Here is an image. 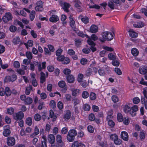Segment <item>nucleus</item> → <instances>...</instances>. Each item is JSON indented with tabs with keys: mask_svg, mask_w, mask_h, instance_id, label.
Here are the masks:
<instances>
[{
	"mask_svg": "<svg viewBox=\"0 0 147 147\" xmlns=\"http://www.w3.org/2000/svg\"><path fill=\"white\" fill-rule=\"evenodd\" d=\"M102 35L103 39H101L100 38H99V40L102 42H104L105 39L109 41L113 39V35L111 33L108 31H105L102 32Z\"/></svg>",
	"mask_w": 147,
	"mask_h": 147,
	"instance_id": "f257e3e1",
	"label": "nucleus"
},
{
	"mask_svg": "<svg viewBox=\"0 0 147 147\" xmlns=\"http://www.w3.org/2000/svg\"><path fill=\"white\" fill-rule=\"evenodd\" d=\"M59 4L62 7L64 11L66 12H69V9L71 6L70 4L69 3L63 2L62 1H60L59 2Z\"/></svg>",
	"mask_w": 147,
	"mask_h": 147,
	"instance_id": "f03ea898",
	"label": "nucleus"
},
{
	"mask_svg": "<svg viewBox=\"0 0 147 147\" xmlns=\"http://www.w3.org/2000/svg\"><path fill=\"white\" fill-rule=\"evenodd\" d=\"M13 116V119L17 121L18 120L22 119L24 117V115L22 111H20L14 114Z\"/></svg>",
	"mask_w": 147,
	"mask_h": 147,
	"instance_id": "7ed1b4c3",
	"label": "nucleus"
},
{
	"mask_svg": "<svg viewBox=\"0 0 147 147\" xmlns=\"http://www.w3.org/2000/svg\"><path fill=\"white\" fill-rule=\"evenodd\" d=\"M57 147H62L63 145V142L62 140L61 136L60 135H57L56 137Z\"/></svg>",
	"mask_w": 147,
	"mask_h": 147,
	"instance_id": "20e7f679",
	"label": "nucleus"
},
{
	"mask_svg": "<svg viewBox=\"0 0 147 147\" xmlns=\"http://www.w3.org/2000/svg\"><path fill=\"white\" fill-rule=\"evenodd\" d=\"M75 3L74 6L77 10L79 12H81L83 11L82 7V3L80 1L75 0L74 1Z\"/></svg>",
	"mask_w": 147,
	"mask_h": 147,
	"instance_id": "39448f33",
	"label": "nucleus"
},
{
	"mask_svg": "<svg viewBox=\"0 0 147 147\" xmlns=\"http://www.w3.org/2000/svg\"><path fill=\"white\" fill-rule=\"evenodd\" d=\"M35 5L36 6L35 7V9L36 11H42L43 10V5L41 1H40L37 2Z\"/></svg>",
	"mask_w": 147,
	"mask_h": 147,
	"instance_id": "423d86ee",
	"label": "nucleus"
},
{
	"mask_svg": "<svg viewBox=\"0 0 147 147\" xmlns=\"http://www.w3.org/2000/svg\"><path fill=\"white\" fill-rule=\"evenodd\" d=\"M11 14L10 13H6L2 18L3 21L5 23L8 22L12 19Z\"/></svg>",
	"mask_w": 147,
	"mask_h": 147,
	"instance_id": "0eeeda50",
	"label": "nucleus"
},
{
	"mask_svg": "<svg viewBox=\"0 0 147 147\" xmlns=\"http://www.w3.org/2000/svg\"><path fill=\"white\" fill-rule=\"evenodd\" d=\"M7 144L9 146H13L15 143V140L13 137H9L7 138Z\"/></svg>",
	"mask_w": 147,
	"mask_h": 147,
	"instance_id": "6e6552de",
	"label": "nucleus"
},
{
	"mask_svg": "<svg viewBox=\"0 0 147 147\" xmlns=\"http://www.w3.org/2000/svg\"><path fill=\"white\" fill-rule=\"evenodd\" d=\"M48 140L49 142L51 144H53L55 141V136L53 134H50L48 135Z\"/></svg>",
	"mask_w": 147,
	"mask_h": 147,
	"instance_id": "1a4fd4ad",
	"label": "nucleus"
},
{
	"mask_svg": "<svg viewBox=\"0 0 147 147\" xmlns=\"http://www.w3.org/2000/svg\"><path fill=\"white\" fill-rule=\"evenodd\" d=\"M12 42L14 45H17L20 43V46L22 45L23 43L21 41L19 36H17L13 38Z\"/></svg>",
	"mask_w": 147,
	"mask_h": 147,
	"instance_id": "9d476101",
	"label": "nucleus"
},
{
	"mask_svg": "<svg viewBox=\"0 0 147 147\" xmlns=\"http://www.w3.org/2000/svg\"><path fill=\"white\" fill-rule=\"evenodd\" d=\"M98 29L97 26L93 24L90 27L89 32L92 33H95L98 31Z\"/></svg>",
	"mask_w": 147,
	"mask_h": 147,
	"instance_id": "9b49d317",
	"label": "nucleus"
},
{
	"mask_svg": "<svg viewBox=\"0 0 147 147\" xmlns=\"http://www.w3.org/2000/svg\"><path fill=\"white\" fill-rule=\"evenodd\" d=\"M121 137L122 139L125 141H128V133L125 131L121 132Z\"/></svg>",
	"mask_w": 147,
	"mask_h": 147,
	"instance_id": "f8f14e48",
	"label": "nucleus"
},
{
	"mask_svg": "<svg viewBox=\"0 0 147 147\" xmlns=\"http://www.w3.org/2000/svg\"><path fill=\"white\" fill-rule=\"evenodd\" d=\"M59 20L58 17L56 15H53L50 17L49 20L52 22H56Z\"/></svg>",
	"mask_w": 147,
	"mask_h": 147,
	"instance_id": "ddd939ff",
	"label": "nucleus"
},
{
	"mask_svg": "<svg viewBox=\"0 0 147 147\" xmlns=\"http://www.w3.org/2000/svg\"><path fill=\"white\" fill-rule=\"evenodd\" d=\"M129 34L131 37H136L138 36V34L135 32L133 29H130Z\"/></svg>",
	"mask_w": 147,
	"mask_h": 147,
	"instance_id": "4468645a",
	"label": "nucleus"
},
{
	"mask_svg": "<svg viewBox=\"0 0 147 147\" xmlns=\"http://www.w3.org/2000/svg\"><path fill=\"white\" fill-rule=\"evenodd\" d=\"M74 31L76 32L77 33L78 35L80 36H81L82 37H84L86 36H87V35L86 34H84L83 32H82L78 30L77 28H76L75 29H74Z\"/></svg>",
	"mask_w": 147,
	"mask_h": 147,
	"instance_id": "2eb2a0df",
	"label": "nucleus"
},
{
	"mask_svg": "<svg viewBox=\"0 0 147 147\" xmlns=\"http://www.w3.org/2000/svg\"><path fill=\"white\" fill-rule=\"evenodd\" d=\"M67 81L69 83H73L74 81V78L73 75H68L67 77Z\"/></svg>",
	"mask_w": 147,
	"mask_h": 147,
	"instance_id": "dca6fc26",
	"label": "nucleus"
},
{
	"mask_svg": "<svg viewBox=\"0 0 147 147\" xmlns=\"http://www.w3.org/2000/svg\"><path fill=\"white\" fill-rule=\"evenodd\" d=\"M82 17V15H80L79 18L81 19L82 21L85 24H86L89 22V20L88 18L86 16Z\"/></svg>",
	"mask_w": 147,
	"mask_h": 147,
	"instance_id": "f3484780",
	"label": "nucleus"
},
{
	"mask_svg": "<svg viewBox=\"0 0 147 147\" xmlns=\"http://www.w3.org/2000/svg\"><path fill=\"white\" fill-rule=\"evenodd\" d=\"M50 117L51 118H53V119L52 120L53 121H55L57 118V116L56 115L54 114V112L52 110H50Z\"/></svg>",
	"mask_w": 147,
	"mask_h": 147,
	"instance_id": "a211bd4d",
	"label": "nucleus"
},
{
	"mask_svg": "<svg viewBox=\"0 0 147 147\" xmlns=\"http://www.w3.org/2000/svg\"><path fill=\"white\" fill-rule=\"evenodd\" d=\"M70 20V26L73 28V30L75 29L76 28L75 26V22L73 19L71 17H69Z\"/></svg>",
	"mask_w": 147,
	"mask_h": 147,
	"instance_id": "6ab92c4d",
	"label": "nucleus"
},
{
	"mask_svg": "<svg viewBox=\"0 0 147 147\" xmlns=\"http://www.w3.org/2000/svg\"><path fill=\"white\" fill-rule=\"evenodd\" d=\"M33 64L34 65L36 66H38V69L39 71H40L42 70V68L41 66V64L40 62L38 61H34L33 62Z\"/></svg>",
	"mask_w": 147,
	"mask_h": 147,
	"instance_id": "aec40b11",
	"label": "nucleus"
},
{
	"mask_svg": "<svg viewBox=\"0 0 147 147\" xmlns=\"http://www.w3.org/2000/svg\"><path fill=\"white\" fill-rule=\"evenodd\" d=\"M33 41L32 40H28L27 43H24V44L26 46V48L28 49V47H31L33 45Z\"/></svg>",
	"mask_w": 147,
	"mask_h": 147,
	"instance_id": "412c9836",
	"label": "nucleus"
},
{
	"mask_svg": "<svg viewBox=\"0 0 147 147\" xmlns=\"http://www.w3.org/2000/svg\"><path fill=\"white\" fill-rule=\"evenodd\" d=\"M108 6L111 9H114L115 7V5L111 0H109Z\"/></svg>",
	"mask_w": 147,
	"mask_h": 147,
	"instance_id": "4be33fe9",
	"label": "nucleus"
},
{
	"mask_svg": "<svg viewBox=\"0 0 147 147\" xmlns=\"http://www.w3.org/2000/svg\"><path fill=\"white\" fill-rule=\"evenodd\" d=\"M39 133V129L38 128L37 126H36L35 127L34 132L30 136V137L33 138L34 136L36 135Z\"/></svg>",
	"mask_w": 147,
	"mask_h": 147,
	"instance_id": "5701e85b",
	"label": "nucleus"
},
{
	"mask_svg": "<svg viewBox=\"0 0 147 147\" xmlns=\"http://www.w3.org/2000/svg\"><path fill=\"white\" fill-rule=\"evenodd\" d=\"M140 73L142 74H145L147 72V67L140 68L139 69Z\"/></svg>",
	"mask_w": 147,
	"mask_h": 147,
	"instance_id": "b1692460",
	"label": "nucleus"
},
{
	"mask_svg": "<svg viewBox=\"0 0 147 147\" xmlns=\"http://www.w3.org/2000/svg\"><path fill=\"white\" fill-rule=\"evenodd\" d=\"M11 93V92L10 88L8 87H7L5 88V94L7 96H10Z\"/></svg>",
	"mask_w": 147,
	"mask_h": 147,
	"instance_id": "393cba45",
	"label": "nucleus"
},
{
	"mask_svg": "<svg viewBox=\"0 0 147 147\" xmlns=\"http://www.w3.org/2000/svg\"><path fill=\"white\" fill-rule=\"evenodd\" d=\"M72 94L74 96H76L78 95L79 92L80 90L78 89H72Z\"/></svg>",
	"mask_w": 147,
	"mask_h": 147,
	"instance_id": "a878e982",
	"label": "nucleus"
},
{
	"mask_svg": "<svg viewBox=\"0 0 147 147\" xmlns=\"http://www.w3.org/2000/svg\"><path fill=\"white\" fill-rule=\"evenodd\" d=\"M144 26V23L142 22H138L136 24H133L134 27L137 28H140L143 27Z\"/></svg>",
	"mask_w": 147,
	"mask_h": 147,
	"instance_id": "bb28decb",
	"label": "nucleus"
},
{
	"mask_svg": "<svg viewBox=\"0 0 147 147\" xmlns=\"http://www.w3.org/2000/svg\"><path fill=\"white\" fill-rule=\"evenodd\" d=\"M45 74L42 72L40 73V82L42 83H43L45 81Z\"/></svg>",
	"mask_w": 147,
	"mask_h": 147,
	"instance_id": "cd10ccee",
	"label": "nucleus"
},
{
	"mask_svg": "<svg viewBox=\"0 0 147 147\" xmlns=\"http://www.w3.org/2000/svg\"><path fill=\"white\" fill-rule=\"evenodd\" d=\"M131 53L134 56H137L138 55L139 51L136 49L134 48L131 50Z\"/></svg>",
	"mask_w": 147,
	"mask_h": 147,
	"instance_id": "c85d7f7f",
	"label": "nucleus"
},
{
	"mask_svg": "<svg viewBox=\"0 0 147 147\" xmlns=\"http://www.w3.org/2000/svg\"><path fill=\"white\" fill-rule=\"evenodd\" d=\"M71 115V112L69 110L66 111V113L64 115V118L65 119H70Z\"/></svg>",
	"mask_w": 147,
	"mask_h": 147,
	"instance_id": "c756f323",
	"label": "nucleus"
},
{
	"mask_svg": "<svg viewBox=\"0 0 147 147\" xmlns=\"http://www.w3.org/2000/svg\"><path fill=\"white\" fill-rule=\"evenodd\" d=\"M68 135H71L75 137L77 135V133L76 131L74 129H71L69 130L68 133Z\"/></svg>",
	"mask_w": 147,
	"mask_h": 147,
	"instance_id": "7c9ffc66",
	"label": "nucleus"
},
{
	"mask_svg": "<svg viewBox=\"0 0 147 147\" xmlns=\"http://www.w3.org/2000/svg\"><path fill=\"white\" fill-rule=\"evenodd\" d=\"M11 133L10 130L8 129H4V131L3 132V135L5 136H8Z\"/></svg>",
	"mask_w": 147,
	"mask_h": 147,
	"instance_id": "2f4dec72",
	"label": "nucleus"
},
{
	"mask_svg": "<svg viewBox=\"0 0 147 147\" xmlns=\"http://www.w3.org/2000/svg\"><path fill=\"white\" fill-rule=\"evenodd\" d=\"M26 55L28 59L30 60L32 59V53L30 51H27L26 52Z\"/></svg>",
	"mask_w": 147,
	"mask_h": 147,
	"instance_id": "473e14b6",
	"label": "nucleus"
},
{
	"mask_svg": "<svg viewBox=\"0 0 147 147\" xmlns=\"http://www.w3.org/2000/svg\"><path fill=\"white\" fill-rule=\"evenodd\" d=\"M72 102H73L74 106H76L80 103V101L77 98L75 97L73 98Z\"/></svg>",
	"mask_w": 147,
	"mask_h": 147,
	"instance_id": "72a5a7b5",
	"label": "nucleus"
},
{
	"mask_svg": "<svg viewBox=\"0 0 147 147\" xmlns=\"http://www.w3.org/2000/svg\"><path fill=\"white\" fill-rule=\"evenodd\" d=\"M74 41L75 46L78 47L81 45V40L79 39H75Z\"/></svg>",
	"mask_w": 147,
	"mask_h": 147,
	"instance_id": "f704fd0d",
	"label": "nucleus"
},
{
	"mask_svg": "<svg viewBox=\"0 0 147 147\" xmlns=\"http://www.w3.org/2000/svg\"><path fill=\"white\" fill-rule=\"evenodd\" d=\"M96 96L95 93L93 92H91L90 95V99L92 100H94L96 98Z\"/></svg>",
	"mask_w": 147,
	"mask_h": 147,
	"instance_id": "c9c22d12",
	"label": "nucleus"
},
{
	"mask_svg": "<svg viewBox=\"0 0 147 147\" xmlns=\"http://www.w3.org/2000/svg\"><path fill=\"white\" fill-rule=\"evenodd\" d=\"M32 89V87L31 86H29L27 87L26 89L25 93L27 95H29L30 92L31 90Z\"/></svg>",
	"mask_w": 147,
	"mask_h": 147,
	"instance_id": "e433bc0d",
	"label": "nucleus"
},
{
	"mask_svg": "<svg viewBox=\"0 0 147 147\" xmlns=\"http://www.w3.org/2000/svg\"><path fill=\"white\" fill-rule=\"evenodd\" d=\"M35 15V11H32L30 15V19L31 21H32L34 19Z\"/></svg>",
	"mask_w": 147,
	"mask_h": 147,
	"instance_id": "4c0bfd02",
	"label": "nucleus"
},
{
	"mask_svg": "<svg viewBox=\"0 0 147 147\" xmlns=\"http://www.w3.org/2000/svg\"><path fill=\"white\" fill-rule=\"evenodd\" d=\"M123 110L125 113H128L131 110V109L128 106L126 105L123 109Z\"/></svg>",
	"mask_w": 147,
	"mask_h": 147,
	"instance_id": "58836bf2",
	"label": "nucleus"
},
{
	"mask_svg": "<svg viewBox=\"0 0 147 147\" xmlns=\"http://www.w3.org/2000/svg\"><path fill=\"white\" fill-rule=\"evenodd\" d=\"M49 105L53 109L56 108V104L55 101L54 100H51L50 102Z\"/></svg>",
	"mask_w": 147,
	"mask_h": 147,
	"instance_id": "ea45409f",
	"label": "nucleus"
},
{
	"mask_svg": "<svg viewBox=\"0 0 147 147\" xmlns=\"http://www.w3.org/2000/svg\"><path fill=\"white\" fill-rule=\"evenodd\" d=\"M32 99L31 98L28 97L26 98L25 102L27 105H30L32 103Z\"/></svg>",
	"mask_w": 147,
	"mask_h": 147,
	"instance_id": "a19ab883",
	"label": "nucleus"
},
{
	"mask_svg": "<svg viewBox=\"0 0 147 147\" xmlns=\"http://www.w3.org/2000/svg\"><path fill=\"white\" fill-rule=\"evenodd\" d=\"M92 69L90 68H88L86 71L85 75L86 76H89L92 74Z\"/></svg>",
	"mask_w": 147,
	"mask_h": 147,
	"instance_id": "79ce46f5",
	"label": "nucleus"
},
{
	"mask_svg": "<svg viewBox=\"0 0 147 147\" xmlns=\"http://www.w3.org/2000/svg\"><path fill=\"white\" fill-rule=\"evenodd\" d=\"M32 119L31 117H28L26 119V123L29 126H30L32 124Z\"/></svg>",
	"mask_w": 147,
	"mask_h": 147,
	"instance_id": "37998d69",
	"label": "nucleus"
},
{
	"mask_svg": "<svg viewBox=\"0 0 147 147\" xmlns=\"http://www.w3.org/2000/svg\"><path fill=\"white\" fill-rule=\"evenodd\" d=\"M67 140L69 142H72L74 140L75 137L73 136H71L69 135H68V134L67 135Z\"/></svg>",
	"mask_w": 147,
	"mask_h": 147,
	"instance_id": "c03bdc74",
	"label": "nucleus"
},
{
	"mask_svg": "<svg viewBox=\"0 0 147 147\" xmlns=\"http://www.w3.org/2000/svg\"><path fill=\"white\" fill-rule=\"evenodd\" d=\"M117 119L119 122H121L123 121V117L122 115L120 113H119L117 115Z\"/></svg>",
	"mask_w": 147,
	"mask_h": 147,
	"instance_id": "a18cd8bd",
	"label": "nucleus"
},
{
	"mask_svg": "<svg viewBox=\"0 0 147 147\" xmlns=\"http://www.w3.org/2000/svg\"><path fill=\"white\" fill-rule=\"evenodd\" d=\"M89 96V93L87 91H84L82 93V96L83 98H86L88 97Z\"/></svg>",
	"mask_w": 147,
	"mask_h": 147,
	"instance_id": "49530a36",
	"label": "nucleus"
},
{
	"mask_svg": "<svg viewBox=\"0 0 147 147\" xmlns=\"http://www.w3.org/2000/svg\"><path fill=\"white\" fill-rule=\"evenodd\" d=\"M34 118L35 121H39L41 118V116L38 113L36 114L34 116Z\"/></svg>",
	"mask_w": 147,
	"mask_h": 147,
	"instance_id": "de8ad7c7",
	"label": "nucleus"
},
{
	"mask_svg": "<svg viewBox=\"0 0 147 147\" xmlns=\"http://www.w3.org/2000/svg\"><path fill=\"white\" fill-rule=\"evenodd\" d=\"M108 57L109 59L113 60V61L116 59L115 56L112 53H109L108 55Z\"/></svg>",
	"mask_w": 147,
	"mask_h": 147,
	"instance_id": "09e8293b",
	"label": "nucleus"
},
{
	"mask_svg": "<svg viewBox=\"0 0 147 147\" xmlns=\"http://www.w3.org/2000/svg\"><path fill=\"white\" fill-rule=\"evenodd\" d=\"M87 42L88 44L91 46H94L96 45L95 43L90 38L88 40Z\"/></svg>",
	"mask_w": 147,
	"mask_h": 147,
	"instance_id": "8fccbe9b",
	"label": "nucleus"
},
{
	"mask_svg": "<svg viewBox=\"0 0 147 147\" xmlns=\"http://www.w3.org/2000/svg\"><path fill=\"white\" fill-rule=\"evenodd\" d=\"M7 111L8 114L11 115L14 112V109L12 107L8 108L7 109Z\"/></svg>",
	"mask_w": 147,
	"mask_h": 147,
	"instance_id": "3c124183",
	"label": "nucleus"
},
{
	"mask_svg": "<svg viewBox=\"0 0 147 147\" xmlns=\"http://www.w3.org/2000/svg\"><path fill=\"white\" fill-rule=\"evenodd\" d=\"M112 99L114 103H116L119 101L118 97L116 95H113L112 97Z\"/></svg>",
	"mask_w": 147,
	"mask_h": 147,
	"instance_id": "603ef678",
	"label": "nucleus"
},
{
	"mask_svg": "<svg viewBox=\"0 0 147 147\" xmlns=\"http://www.w3.org/2000/svg\"><path fill=\"white\" fill-rule=\"evenodd\" d=\"M58 85L60 87L63 88L65 87V83L64 81H62L59 82Z\"/></svg>",
	"mask_w": 147,
	"mask_h": 147,
	"instance_id": "864d4df0",
	"label": "nucleus"
},
{
	"mask_svg": "<svg viewBox=\"0 0 147 147\" xmlns=\"http://www.w3.org/2000/svg\"><path fill=\"white\" fill-rule=\"evenodd\" d=\"M90 108V106L88 104H86L84 105L83 109L84 110L86 111H89Z\"/></svg>",
	"mask_w": 147,
	"mask_h": 147,
	"instance_id": "5fc2aeb1",
	"label": "nucleus"
},
{
	"mask_svg": "<svg viewBox=\"0 0 147 147\" xmlns=\"http://www.w3.org/2000/svg\"><path fill=\"white\" fill-rule=\"evenodd\" d=\"M110 138L113 140L114 141V142L117 139L118 137L117 136L116 134H113L111 135L110 136Z\"/></svg>",
	"mask_w": 147,
	"mask_h": 147,
	"instance_id": "6e6d98bb",
	"label": "nucleus"
},
{
	"mask_svg": "<svg viewBox=\"0 0 147 147\" xmlns=\"http://www.w3.org/2000/svg\"><path fill=\"white\" fill-rule=\"evenodd\" d=\"M115 72L118 75H120L122 74V72L120 69L118 67H116L114 70Z\"/></svg>",
	"mask_w": 147,
	"mask_h": 147,
	"instance_id": "4d7b16f0",
	"label": "nucleus"
},
{
	"mask_svg": "<svg viewBox=\"0 0 147 147\" xmlns=\"http://www.w3.org/2000/svg\"><path fill=\"white\" fill-rule=\"evenodd\" d=\"M114 142L115 144L117 145H119L121 144L122 143V140L120 139H118L117 138V139H116L114 141Z\"/></svg>",
	"mask_w": 147,
	"mask_h": 147,
	"instance_id": "13d9d810",
	"label": "nucleus"
},
{
	"mask_svg": "<svg viewBox=\"0 0 147 147\" xmlns=\"http://www.w3.org/2000/svg\"><path fill=\"white\" fill-rule=\"evenodd\" d=\"M112 65L115 66H119L120 64V63L117 60H115V59L113 60L112 61Z\"/></svg>",
	"mask_w": 147,
	"mask_h": 147,
	"instance_id": "bf43d9fd",
	"label": "nucleus"
},
{
	"mask_svg": "<svg viewBox=\"0 0 147 147\" xmlns=\"http://www.w3.org/2000/svg\"><path fill=\"white\" fill-rule=\"evenodd\" d=\"M10 30L12 32H15L17 30V27L14 26H11L9 28Z\"/></svg>",
	"mask_w": 147,
	"mask_h": 147,
	"instance_id": "052dcab7",
	"label": "nucleus"
},
{
	"mask_svg": "<svg viewBox=\"0 0 147 147\" xmlns=\"http://www.w3.org/2000/svg\"><path fill=\"white\" fill-rule=\"evenodd\" d=\"M94 115L92 113L90 114L89 116V119L91 121H94L95 119Z\"/></svg>",
	"mask_w": 147,
	"mask_h": 147,
	"instance_id": "680f3d73",
	"label": "nucleus"
},
{
	"mask_svg": "<svg viewBox=\"0 0 147 147\" xmlns=\"http://www.w3.org/2000/svg\"><path fill=\"white\" fill-rule=\"evenodd\" d=\"M133 102L135 104L138 103L140 101V100L138 97H136L134 98L133 100Z\"/></svg>",
	"mask_w": 147,
	"mask_h": 147,
	"instance_id": "e2e57ef3",
	"label": "nucleus"
},
{
	"mask_svg": "<svg viewBox=\"0 0 147 147\" xmlns=\"http://www.w3.org/2000/svg\"><path fill=\"white\" fill-rule=\"evenodd\" d=\"M87 128L88 131L90 133H92L94 131V129L91 125L88 126Z\"/></svg>",
	"mask_w": 147,
	"mask_h": 147,
	"instance_id": "0e129e2a",
	"label": "nucleus"
},
{
	"mask_svg": "<svg viewBox=\"0 0 147 147\" xmlns=\"http://www.w3.org/2000/svg\"><path fill=\"white\" fill-rule=\"evenodd\" d=\"M91 39L94 41H96L98 40V36L94 34H92L91 36Z\"/></svg>",
	"mask_w": 147,
	"mask_h": 147,
	"instance_id": "69168bd1",
	"label": "nucleus"
},
{
	"mask_svg": "<svg viewBox=\"0 0 147 147\" xmlns=\"http://www.w3.org/2000/svg\"><path fill=\"white\" fill-rule=\"evenodd\" d=\"M64 73L66 75H68L71 73V71L68 69H66L63 70Z\"/></svg>",
	"mask_w": 147,
	"mask_h": 147,
	"instance_id": "338daca9",
	"label": "nucleus"
},
{
	"mask_svg": "<svg viewBox=\"0 0 147 147\" xmlns=\"http://www.w3.org/2000/svg\"><path fill=\"white\" fill-rule=\"evenodd\" d=\"M70 62V59L67 58H65L63 62V64H67L69 63Z\"/></svg>",
	"mask_w": 147,
	"mask_h": 147,
	"instance_id": "774afa93",
	"label": "nucleus"
}]
</instances>
